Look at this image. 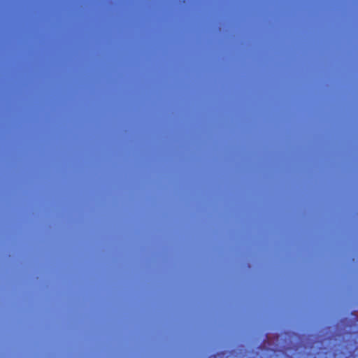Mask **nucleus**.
<instances>
[{"instance_id": "f257e3e1", "label": "nucleus", "mask_w": 358, "mask_h": 358, "mask_svg": "<svg viewBox=\"0 0 358 358\" xmlns=\"http://www.w3.org/2000/svg\"><path fill=\"white\" fill-rule=\"evenodd\" d=\"M53 24H54V25H56L57 24H56V23H54Z\"/></svg>"}]
</instances>
